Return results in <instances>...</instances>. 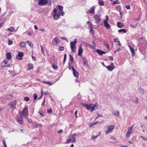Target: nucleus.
I'll return each instance as SVG.
<instances>
[{"label":"nucleus","instance_id":"obj_1","mask_svg":"<svg viewBox=\"0 0 147 147\" xmlns=\"http://www.w3.org/2000/svg\"><path fill=\"white\" fill-rule=\"evenodd\" d=\"M57 6L59 10L58 13L57 12L56 9L54 8L53 10L54 19L55 20H57L60 17V15L63 16L65 14V13L63 11V7L59 5H58Z\"/></svg>","mask_w":147,"mask_h":147},{"label":"nucleus","instance_id":"obj_2","mask_svg":"<svg viewBox=\"0 0 147 147\" xmlns=\"http://www.w3.org/2000/svg\"><path fill=\"white\" fill-rule=\"evenodd\" d=\"M83 105L86 107L88 110H91V112H92L94 110H96L98 109V104L96 103L94 105L92 104H84Z\"/></svg>","mask_w":147,"mask_h":147},{"label":"nucleus","instance_id":"obj_3","mask_svg":"<svg viewBox=\"0 0 147 147\" xmlns=\"http://www.w3.org/2000/svg\"><path fill=\"white\" fill-rule=\"evenodd\" d=\"M38 4L40 6H43L45 5L50 6L51 4V3L49 0L48 1L46 0H39Z\"/></svg>","mask_w":147,"mask_h":147},{"label":"nucleus","instance_id":"obj_4","mask_svg":"<svg viewBox=\"0 0 147 147\" xmlns=\"http://www.w3.org/2000/svg\"><path fill=\"white\" fill-rule=\"evenodd\" d=\"M77 135L76 134H74L71 135L68 138L66 141L67 143H69L71 142H75L76 141V137Z\"/></svg>","mask_w":147,"mask_h":147},{"label":"nucleus","instance_id":"obj_5","mask_svg":"<svg viewBox=\"0 0 147 147\" xmlns=\"http://www.w3.org/2000/svg\"><path fill=\"white\" fill-rule=\"evenodd\" d=\"M94 19L95 23L98 26L99 23L101 20L100 15L98 14L95 15L94 16Z\"/></svg>","mask_w":147,"mask_h":147},{"label":"nucleus","instance_id":"obj_6","mask_svg":"<svg viewBox=\"0 0 147 147\" xmlns=\"http://www.w3.org/2000/svg\"><path fill=\"white\" fill-rule=\"evenodd\" d=\"M21 115H22L24 116L26 118H27L28 116V107L27 106L26 107L24 108L23 109V111L21 113Z\"/></svg>","mask_w":147,"mask_h":147},{"label":"nucleus","instance_id":"obj_7","mask_svg":"<svg viewBox=\"0 0 147 147\" xmlns=\"http://www.w3.org/2000/svg\"><path fill=\"white\" fill-rule=\"evenodd\" d=\"M134 126V124L129 127L125 135V136L127 137H129L130 135L131 134V132Z\"/></svg>","mask_w":147,"mask_h":147},{"label":"nucleus","instance_id":"obj_8","mask_svg":"<svg viewBox=\"0 0 147 147\" xmlns=\"http://www.w3.org/2000/svg\"><path fill=\"white\" fill-rule=\"evenodd\" d=\"M16 104L17 101L15 100L10 102L9 104V106L10 109H16Z\"/></svg>","mask_w":147,"mask_h":147},{"label":"nucleus","instance_id":"obj_9","mask_svg":"<svg viewBox=\"0 0 147 147\" xmlns=\"http://www.w3.org/2000/svg\"><path fill=\"white\" fill-rule=\"evenodd\" d=\"M16 121L18 123L21 124L23 123L22 116L21 115V113H19V114L17 115Z\"/></svg>","mask_w":147,"mask_h":147},{"label":"nucleus","instance_id":"obj_10","mask_svg":"<svg viewBox=\"0 0 147 147\" xmlns=\"http://www.w3.org/2000/svg\"><path fill=\"white\" fill-rule=\"evenodd\" d=\"M115 66L113 63H111L110 65L107 66L106 67L107 69L110 71H112L115 68Z\"/></svg>","mask_w":147,"mask_h":147},{"label":"nucleus","instance_id":"obj_11","mask_svg":"<svg viewBox=\"0 0 147 147\" xmlns=\"http://www.w3.org/2000/svg\"><path fill=\"white\" fill-rule=\"evenodd\" d=\"M60 42V40L57 39V37H55L52 41V44L54 45H57Z\"/></svg>","mask_w":147,"mask_h":147},{"label":"nucleus","instance_id":"obj_12","mask_svg":"<svg viewBox=\"0 0 147 147\" xmlns=\"http://www.w3.org/2000/svg\"><path fill=\"white\" fill-rule=\"evenodd\" d=\"M114 127V126L113 125H110L108 126L107 130L105 131V134L106 135L108 134L113 129Z\"/></svg>","mask_w":147,"mask_h":147},{"label":"nucleus","instance_id":"obj_13","mask_svg":"<svg viewBox=\"0 0 147 147\" xmlns=\"http://www.w3.org/2000/svg\"><path fill=\"white\" fill-rule=\"evenodd\" d=\"M8 60L7 59H5L1 63V66L3 67H9V65L7 64V62Z\"/></svg>","mask_w":147,"mask_h":147},{"label":"nucleus","instance_id":"obj_14","mask_svg":"<svg viewBox=\"0 0 147 147\" xmlns=\"http://www.w3.org/2000/svg\"><path fill=\"white\" fill-rule=\"evenodd\" d=\"M24 56L23 52H20L18 53L17 56L16 57V58L18 60H22V57Z\"/></svg>","mask_w":147,"mask_h":147},{"label":"nucleus","instance_id":"obj_15","mask_svg":"<svg viewBox=\"0 0 147 147\" xmlns=\"http://www.w3.org/2000/svg\"><path fill=\"white\" fill-rule=\"evenodd\" d=\"M82 44H80L78 50V55L81 56L83 52V49L82 48Z\"/></svg>","mask_w":147,"mask_h":147},{"label":"nucleus","instance_id":"obj_16","mask_svg":"<svg viewBox=\"0 0 147 147\" xmlns=\"http://www.w3.org/2000/svg\"><path fill=\"white\" fill-rule=\"evenodd\" d=\"M70 47L72 51L74 52H75V51L74 50V49L76 47V44L73 43V42H70Z\"/></svg>","mask_w":147,"mask_h":147},{"label":"nucleus","instance_id":"obj_17","mask_svg":"<svg viewBox=\"0 0 147 147\" xmlns=\"http://www.w3.org/2000/svg\"><path fill=\"white\" fill-rule=\"evenodd\" d=\"M71 68L73 71V74L74 76L78 78L79 76L78 73L74 69L73 67H72Z\"/></svg>","mask_w":147,"mask_h":147},{"label":"nucleus","instance_id":"obj_18","mask_svg":"<svg viewBox=\"0 0 147 147\" xmlns=\"http://www.w3.org/2000/svg\"><path fill=\"white\" fill-rule=\"evenodd\" d=\"M95 11V8L94 6L92 7L87 11L88 13H90L94 14Z\"/></svg>","mask_w":147,"mask_h":147},{"label":"nucleus","instance_id":"obj_19","mask_svg":"<svg viewBox=\"0 0 147 147\" xmlns=\"http://www.w3.org/2000/svg\"><path fill=\"white\" fill-rule=\"evenodd\" d=\"M105 26L107 29H109L110 28V25L107 23V22H104Z\"/></svg>","mask_w":147,"mask_h":147},{"label":"nucleus","instance_id":"obj_20","mask_svg":"<svg viewBox=\"0 0 147 147\" xmlns=\"http://www.w3.org/2000/svg\"><path fill=\"white\" fill-rule=\"evenodd\" d=\"M117 26L119 28H122L124 26V24L120 22H118L117 23Z\"/></svg>","mask_w":147,"mask_h":147},{"label":"nucleus","instance_id":"obj_21","mask_svg":"<svg viewBox=\"0 0 147 147\" xmlns=\"http://www.w3.org/2000/svg\"><path fill=\"white\" fill-rule=\"evenodd\" d=\"M6 58L9 60H10L11 58V54L9 53H8L6 54Z\"/></svg>","mask_w":147,"mask_h":147},{"label":"nucleus","instance_id":"obj_22","mask_svg":"<svg viewBox=\"0 0 147 147\" xmlns=\"http://www.w3.org/2000/svg\"><path fill=\"white\" fill-rule=\"evenodd\" d=\"M20 46L22 47L25 48L26 47V44L24 42H21L20 43Z\"/></svg>","mask_w":147,"mask_h":147},{"label":"nucleus","instance_id":"obj_23","mask_svg":"<svg viewBox=\"0 0 147 147\" xmlns=\"http://www.w3.org/2000/svg\"><path fill=\"white\" fill-rule=\"evenodd\" d=\"M26 43H28V45L31 48L33 47V44L29 40H28L26 42Z\"/></svg>","mask_w":147,"mask_h":147},{"label":"nucleus","instance_id":"obj_24","mask_svg":"<svg viewBox=\"0 0 147 147\" xmlns=\"http://www.w3.org/2000/svg\"><path fill=\"white\" fill-rule=\"evenodd\" d=\"M120 3L118 0H117L115 1H114L113 2L111 3V5H114L116 4H120Z\"/></svg>","mask_w":147,"mask_h":147},{"label":"nucleus","instance_id":"obj_25","mask_svg":"<svg viewBox=\"0 0 147 147\" xmlns=\"http://www.w3.org/2000/svg\"><path fill=\"white\" fill-rule=\"evenodd\" d=\"M69 56L70 57V62H71V64H72L73 63H74V57L72 56L71 55H69Z\"/></svg>","mask_w":147,"mask_h":147},{"label":"nucleus","instance_id":"obj_26","mask_svg":"<svg viewBox=\"0 0 147 147\" xmlns=\"http://www.w3.org/2000/svg\"><path fill=\"white\" fill-rule=\"evenodd\" d=\"M98 3L101 6L103 5L104 4V2L102 0H99Z\"/></svg>","mask_w":147,"mask_h":147},{"label":"nucleus","instance_id":"obj_27","mask_svg":"<svg viewBox=\"0 0 147 147\" xmlns=\"http://www.w3.org/2000/svg\"><path fill=\"white\" fill-rule=\"evenodd\" d=\"M114 114L117 117L119 116V112L118 111H115L114 112Z\"/></svg>","mask_w":147,"mask_h":147},{"label":"nucleus","instance_id":"obj_28","mask_svg":"<svg viewBox=\"0 0 147 147\" xmlns=\"http://www.w3.org/2000/svg\"><path fill=\"white\" fill-rule=\"evenodd\" d=\"M28 69H32L33 67V65L32 63H29L28 65Z\"/></svg>","mask_w":147,"mask_h":147},{"label":"nucleus","instance_id":"obj_29","mask_svg":"<svg viewBox=\"0 0 147 147\" xmlns=\"http://www.w3.org/2000/svg\"><path fill=\"white\" fill-rule=\"evenodd\" d=\"M96 52L99 55H102V51L98 49H97L96 50Z\"/></svg>","mask_w":147,"mask_h":147},{"label":"nucleus","instance_id":"obj_30","mask_svg":"<svg viewBox=\"0 0 147 147\" xmlns=\"http://www.w3.org/2000/svg\"><path fill=\"white\" fill-rule=\"evenodd\" d=\"M144 89L141 88V87L139 88V92L140 93H143L144 92Z\"/></svg>","mask_w":147,"mask_h":147},{"label":"nucleus","instance_id":"obj_31","mask_svg":"<svg viewBox=\"0 0 147 147\" xmlns=\"http://www.w3.org/2000/svg\"><path fill=\"white\" fill-rule=\"evenodd\" d=\"M130 26L132 28H136L137 27V24H135L134 25L133 24H130Z\"/></svg>","mask_w":147,"mask_h":147},{"label":"nucleus","instance_id":"obj_32","mask_svg":"<svg viewBox=\"0 0 147 147\" xmlns=\"http://www.w3.org/2000/svg\"><path fill=\"white\" fill-rule=\"evenodd\" d=\"M118 32H123L124 33H125L126 32V31L125 29H120L118 30Z\"/></svg>","mask_w":147,"mask_h":147},{"label":"nucleus","instance_id":"obj_33","mask_svg":"<svg viewBox=\"0 0 147 147\" xmlns=\"http://www.w3.org/2000/svg\"><path fill=\"white\" fill-rule=\"evenodd\" d=\"M7 30L8 31H11V32H13V31H14V28L12 27H11L8 28Z\"/></svg>","mask_w":147,"mask_h":147},{"label":"nucleus","instance_id":"obj_34","mask_svg":"<svg viewBox=\"0 0 147 147\" xmlns=\"http://www.w3.org/2000/svg\"><path fill=\"white\" fill-rule=\"evenodd\" d=\"M67 59V55L65 54L64 55V60L63 61V63L64 64L66 61Z\"/></svg>","mask_w":147,"mask_h":147},{"label":"nucleus","instance_id":"obj_35","mask_svg":"<svg viewBox=\"0 0 147 147\" xmlns=\"http://www.w3.org/2000/svg\"><path fill=\"white\" fill-rule=\"evenodd\" d=\"M83 64L84 65H86L87 66V67H88L89 65L88 64V60H86L85 61H83Z\"/></svg>","mask_w":147,"mask_h":147},{"label":"nucleus","instance_id":"obj_36","mask_svg":"<svg viewBox=\"0 0 147 147\" xmlns=\"http://www.w3.org/2000/svg\"><path fill=\"white\" fill-rule=\"evenodd\" d=\"M52 66L54 69L55 70L57 69V65H55L54 64H53L52 65Z\"/></svg>","mask_w":147,"mask_h":147},{"label":"nucleus","instance_id":"obj_37","mask_svg":"<svg viewBox=\"0 0 147 147\" xmlns=\"http://www.w3.org/2000/svg\"><path fill=\"white\" fill-rule=\"evenodd\" d=\"M34 127L35 128H36L38 127V124L39 123L36 122L35 121L34 122Z\"/></svg>","mask_w":147,"mask_h":147},{"label":"nucleus","instance_id":"obj_38","mask_svg":"<svg viewBox=\"0 0 147 147\" xmlns=\"http://www.w3.org/2000/svg\"><path fill=\"white\" fill-rule=\"evenodd\" d=\"M130 51H131V52L132 55H133V56H134V53H135L134 50V49L132 48H131V49H130Z\"/></svg>","mask_w":147,"mask_h":147},{"label":"nucleus","instance_id":"obj_39","mask_svg":"<svg viewBox=\"0 0 147 147\" xmlns=\"http://www.w3.org/2000/svg\"><path fill=\"white\" fill-rule=\"evenodd\" d=\"M26 118L27 119V120L28 123H32V121L31 119L28 118V117Z\"/></svg>","mask_w":147,"mask_h":147},{"label":"nucleus","instance_id":"obj_40","mask_svg":"<svg viewBox=\"0 0 147 147\" xmlns=\"http://www.w3.org/2000/svg\"><path fill=\"white\" fill-rule=\"evenodd\" d=\"M43 83L49 84L50 85H52L53 84L50 82H47L46 81L43 82Z\"/></svg>","mask_w":147,"mask_h":147},{"label":"nucleus","instance_id":"obj_41","mask_svg":"<svg viewBox=\"0 0 147 147\" xmlns=\"http://www.w3.org/2000/svg\"><path fill=\"white\" fill-rule=\"evenodd\" d=\"M103 117V115H102V114H98V116L95 117V119H98V118H99L100 117Z\"/></svg>","mask_w":147,"mask_h":147},{"label":"nucleus","instance_id":"obj_42","mask_svg":"<svg viewBox=\"0 0 147 147\" xmlns=\"http://www.w3.org/2000/svg\"><path fill=\"white\" fill-rule=\"evenodd\" d=\"M48 93V92L47 91H45L44 92H43L42 91V89L41 90V94L42 95L43 94L45 95H46Z\"/></svg>","mask_w":147,"mask_h":147},{"label":"nucleus","instance_id":"obj_43","mask_svg":"<svg viewBox=\"0 0 147 147\" xmlns=\"http://www.w3.org/2000/svg\"><path fill=\"white\" fill-rule=\"evenodd\" d=\"M105 45L106 47V48L109 49V45L107 43H105L104 44Z\"/></svg>","mask_w":147,"mask_h":147},{"label":"nucleus","instance_id":"obj_44","mask_svg":"<svg viewBox=\"0 0 147 147\" xmlns=\"http://www.w3.org/2000/svg\"><path fill=\"white\" fill-rule=\"evenodd\" d=\"M60 38L63 40H64L66 41H67V42H68V39H67V38H66L65 37H61Z\"/></svg>","mask_w":147,"mask_h":147},{"label":"nucleus","instance_id":"obj_45","mask_svg":"<svg viewBox=\"0 0 147 147\" xmlns=\"http://www.w3.org/2000/svg\"><path fill=\"white\" fill-rule=\"evenodd\" d=\"M24 100L25 101H28L29 100V98L27 96V97H25L24 98Z\"/></svg>","mask_w":147,"mask_h":147},{"label":"nucleus","instance_id":"obj_46","mask_svg":"<svg viewBox=\"0 0 147 147\" xmlns=\"http://www.w3.org/2000/svg\"><path fill=\"white\" fill-rule=\"evenodd\" d=\"M64 48L63 47H61L59 48L58 50L60 51H62L64 50Z\"/></svg>","mask_w":147,"mask_h":147},{"label":"nucleus","instance_id":"obj_47","mask_svg":"<svg viewBox=\"0 0 147 147\" xmlns=\"http://www.w3.org/2000/svg\"><path fill=\"white\" fill-rule=\"evenodd\" d=\"M134 102L136 104L138 103V99L137 98H136V99L134 100Z\"/></svg>","mask_w":147,"mask_h":147},{"label":"nucleus","instance_id":"obj_48","mask_svg":"<svg viewBox=\"0 0 147 147\" xmlns=\"http://www.w3.org/2000/svg\"><path fill=\"white\" fill-rule=\"evenodd\" d=\"M13 43L12 41L10 40H8V45H11Z\"/></svg>","mask_w":147,"mask_h":147},{"label":"nucleus","instance_id":"obj_49","mask_svg":"<svg viewBox=\"0 0 147 147\" xmlns=\"http://www.w3.org/2000/svg\"><path fill=\"white\" fill-rule=\"evenodd\" d=\"M109 20V19H108V17L107 16H106V19L104 21V22H108Z\"/></svg>","mask_w":147,"mask_h":147},{"label":"nucleus","instance_id":"obj_50","mask_svg":"<svg viewBox=\"0 0 147 147\" xmlns=\"http://www.w3.org/2000/svg\"><path fill=\"white\" fill-rule=\"evenodd\" d=\"M34 99L35 100L37 98V95L36 93H35L34 94Z\"/></svg>","mask_w":147,"mask_h":147},{"label":"nucleus","instance_id":"obj_51","mask_svg":"<svg viewBox=\"0 0 147 147\" xmlns=\"http://www.w3.org/2000/svg\"><path fill=\"white\" fill-rule=\"evenodd\" d=\"M125 7L128 9H130V7L129 5H127L125 6Z\"/></svg>","mask_w":147,"mask_h":147},{"label":"nucleus","instance_id":"obj_52","mask_svg":"<svg viewBox=\"0 0 147 147\" xmlns=\"http://www.w3.org/2000/svg\"><path fill=\"white\" fill-rule=\"evenodd\" d=\"M32 59L34 60V61H36V59L35 57L32 54Z\"/></svg>","mask_w":147,"mask_h":147},{"label":"nucleus","instance_id":"obj_53","mask_svg":"<svg viewBox=\"0 0 147 147\" xmlns=\"http://www.w3.org/2000/svg\"><path fill=\"white\" fill-rule=\"evenodd\" d=\"M90 32L92 33H94V30L92 28H90Z\"/></svg>","mask_w":147,"mask_h":147},{"label":"nucleus","instance_id":"obj_54","mask_svg":"<svg viewBox=\"0 0 147 147\" xmlns=\"http://www.w3.org/2000/svg\"><path fill=\"white\" fill-rule=\"evenodd\" d=\"M47 112L49 113H50L52 112V110L51 109H47Z\"/></svg>","mask_w":147,"mask_h":147},{"label":"nucleus","instance_id":"obj_55","mask_svg":"<svg viewBox=\"0 0 147 147\" xmlns=\"http://www.w3.org/2000/svg\"><path fill=\"white\" fill-rule=\"evenodd\" d=\"M3 144L4 146V147H7V145L6 144L5 141L4 140H3Z\"/></svg>","mask_w":147,"mask_h":147},{"label":"nucleus","instance_id":"obj_56","mask_svg":"<svg viewBox=\"0 0 147 147\" xmlns=\"http://www.w3.org/2000/svg\"><path fill=\"white\" fill-rule=\"evenodd\" d=\"M103 122H104V121H102V122H99L98 121H96L95 123H93V124H94V125L98 123H102Z\"/></svg>","mask_w":147,"mask_h":147},{"label":"nucleus","instance_id":"obj_57","mask_svg":"<svg viewBox=\"0 0 147 147\" xmlns=\"http://www.w3.org/2000/svg\"><path fill=\"white\" fill-rule=\"evenodd\" d=\"M63 130L62 129H61L58 131V133L59 134H61L63 132Z\"/></svg>","mask_w":147,"mask_h":147},{"label":"nucleus","instance_id":"obj_58","mask_svg":"<svg viewBox=\"0 0 147 147\" xmlns=\"http://www.w3.org/2000/svg\"><path fill=\"white\" fill-rule=\"evenodd\" d=\"M121 50V49L120 48H118L117 49L116 51L117 52L120 51Z\"/></svg>","mask_w":147,"mask_h":147},{"label":"nucleus","instance_id":"obj_59","mask_svg":"<svg viewBox=\"0 0 147 147\" xmlns=\"http://www.w3.org/2000/svg\"><path fill=\"white\" fill-rule=\"evenodd\" d=\"M68 67L69 68V69H71V66L69 63V66H68Z\"/></svg>","mask_w":147,"mask_h":147},{"label":"nucleus","instance_id":"obj_60","mask_svg":"<svg viewBox=\"0 0 147 147\" xmlns=\"http://www.w3.org/2000/svg\"><path fill=\"white\" fill-rule=\"evenodd\" d=\"M115 42H117L119 41L118 39L117 38H115L113 40Z\"/></svg>","mask_w":147,"mask_h":147},{"label":"nucleus","instance_id":"obj_61","mask_svg":"<svg viewBox=\"0 0 147 147\" xmlns=\"http://www.w3.org/2000/svg\"><path fill=\"white\" fill-rule=\"evenodd\" d=\"M141 138H142L144 140L146 141L147 140V139L144 138L143 136H141Z\"/></svg>","mask_w":147,"mask_h":147},{"label":"nucleus","instance_id":"obj_62","mask_svg":"<svg viewBox=\"0 0 147 147\" xmlns=\"http://www.w3.org/2000/svg\"><path fill=\"white\" fill-rule=\"evenodd\" d=\"M109 59L111 61L113 60V58L111 56H109Z\"/></svg>","mask_w":147,"mask_h":147},{"label":"nucleus","instance_id":"obj_63","mask_svg":"<svg viewBox=\"0 0 147 147\" xmlns=\"http://www.w3.org/2000/svg\"><path fill=\"white\" fill-rule=\"evenodd\" d=\"M111 139L113 140H115V138L112 136L111 137Z\"/></svg>","mask_w":147,"mask_h":147},{"label":"nucleus","instance_id":"obj_64","mask_svg":"<svg viewBox=\"0 0 147 147\" xmlns=\"http://www.w3.org/2000/svg\"><path fill=\"white\" fill-rule=\"evenodd\" d=\"M34 29L36 30H38V27L36 25H34Z\"/></svg>","mask_w":147,"mask_h":147}]
</instances>
